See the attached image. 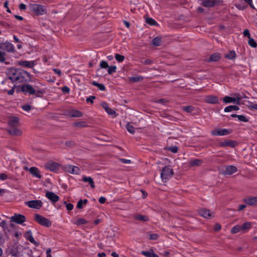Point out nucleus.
<instances>
[{"label": "nucleus", "instance_id": "obj_1", "mask_svg": "<svg viewBox=\"0 0 257 257\" xmlns=\"http://www.w3.org/2000/svg\"><path fill=\"white\" fill-rule=\"evenodd\" d=\"M7 77L13 83H20L25 82L30 80L31 76L29 73L21 69L12 67L7 72Z\"/></svg>", "mask_w": 257, "mask_h": 257}, {"label": "nucleus", "instance_id": "obj_2", "mask_svg": "<svg viewBox=\"0 0 257 257\" xmlns=\"http://www.w3.org/2000/svg\"><path fill=\"white\" fill-rule=\"evenodd\" d=\"M31 10L37 16L44 15L47 12V9L45 6L37 4H31Z\"/></svg>", "mask_w": 257, "mask_h": 257}, {"label": "nucleus", "instance_id": "obj_3", "mask_svg": "<svg viewBox=\"0 0 257 257\" xmlns=\"http://www.w3.org/2000/svg\"><path fill=\"white\" fill-rule=\"evenodd\" d=\"M174 175L173 170L169 166H165L162 170L161 177L162 180L166 182Z\"/></svg>", "mask_w": 257, "mask_h": 257}, {"label": "nucleus", "instance_id": "obj_4", "mask_svg": "<svg viewBox=\"0 0 257 257\" xmlns=\"http://www.w3.org/2000/svg\"><path fill=\"white\" fill-rule=\"evenodd\" d=\"M35 220L37 221L38 223L41 224V225L49 227L51 225V221L47 218L39 215V214H35Z\"/></svg>", "mask_w": 257, "mask_h": 257}, {"label": "nucleus", "instance_id": "obj_5", "mask_svg": "<svg viewBox=\"0 0 257 257\" xmlns=\"http://www.w3.org/2000/svg\"><path fill=\"white\" fill-rule=\"evenodd\" d=\"M61 165L57 162L49 161L45 164V168L51 171L56 172L60 168Z\"/></svg>", "mask_w": 257, "mask_h": 257}, {"label": "nucleus", "instance_id": "obj_6", "mask_svg": "<svg viewBox=\"0 0 257 257\" xmlns=\"http://www.w3.org/2000/svg\"><path fill=\"white\" fill-rule=\"evenodd\" d=\"M231 131L230 130L226 129V128H216L212 130L211 132V134L212 136H225L230 134Z\"/></svg>", "mask_w": 257, "mask_h": 257}, {"label": "nucleus", "instance_id": "obj_7", "mask_svg": "<svg viewBox=\"0 0 257 257\" xmlns=\"http://www.w3.org/2000/svg\"><path fill=\"white\" fill-rule=\"evenodd\" d=\"M25 204L30 208L39 209L42 206L43 202L40 200H34L26 202Z\"/></svg>", "mask_w": 257, "mask_h": 257}, {"label": "nucleus", "instance_id": "obj_8", "mask_svg": "<svg viewBox=\"0 0 257 257\" xmlns=\"http://www.w3.org/2000/svg\"><path fill=\"white\" fill-rule=\"evenodd\" d=\"M21 91L24 93H28L30 95H35V89L33 86L30 84H25L21 86Z\"/></svg>", "mask_w": 257, "mask_h": 257}, {"label": "nucleus", "instance_id": "obj_9", "mask_svg": "<svg viewBox=\"0 0 257 257\" xmlns=\"http://www.w3.org/2000/svg\"><path fill=\"white\" fill-rule=\"evenodd\" d=\"M243 202L247 205L257 206V196H249L243 199Z\"/></svg>", "mask_w": 257, "mask_h": 257}, {"label": "nucleus", "instance_id": "obj_10", "mask_svg": "<svg viewBox=\"0 0 257 257\" xmlns=\"http://www.w3.org/2000/svg\"><path fill=\"white\" fill-rule=\"evenodd\" d=\"M11 220L18 224H22L26 221V218L23 215L15 214L14 216L11 217Z\"/></svg>", "mask_w": 257, "mask_h": 257}, {"label": "nucleus", "instance_id": "obj_11", "mask_svg": "<svg viewBox=\"0 0 257 257\" xmlns=\"http://www.w3.org/2000/svg\"><path fill=\"white\" fill-rule=\"evenodd\" d=\"M204 102L210 104H216L219 103V98L214 95H207L204 97Z\"/></svg>", "mask_w": 257, "mask_h": 257}, {"label": "nucleus", "instance_id": "obj_12", "mask_svg": "<svg viewBox=\"0 0 257 257\" xmlns=\"http://www.w3.org/2000/svg\"><path fill=\"white\" fill-rule=\"evenodd\" d=\"M45 196L53 203L57 202L59 199V197L53 192L46 191Z\"/></svg>", "mask_w": 257, "mask_h": 257}, {"label": "nucleus", "instance_id": "obj_13", "mask_svg": "<svg viewBox=\"0 0 257 257\" xmlns=\"http://www.w3.org/2000/svg\"><path fill=\"white\" fill-rule=\"evenodd\" d=\"M237 171V169L235 166L228 165L225 167L224 170L223 171L224 175H231Z\"/></svg>", "mask_w": 257, "mask_h": 257}, {"label": "nucleus", "instance_id": "obj_14", "mask_svg": "<svg viewBox=\"0 0 257 257\" xmlns=\"http://www.w3.org/2000/svg\"><path fill=\"white\" fill-rule=\"evenodd\" d=\"M221 55L219 53L216 52L211 54L207 59L208 62H216L221 59Z\"/></svg>", "mask_w": 257, "mask_h": 257}, {"label": "nucleus", "instance_id": "obj_15", "mask_svg": "<svg viewBox=\"0 0 257 257\" xmlns=\"http://www.w3.org/2000/svg\"><path fill=\"white\" fill-rule=\"evenodd\" d=\"M65 170L67 172L73 174H78L80 172V169L78 167L72 165L66 166Z\"/></svg>", "mask_w": 257, "mask_h": 257}, {"label": "nucleus", "instance_id": "obj_16", "mask_svg": "<svg viewBox=\"0 0 257 257\" xmlns=\"http://www.w3.org/2000/svg\"><path fill=\"white\" fill-rule=\"evenodd\" d=\"M237 143L234 141L225 140L219 143V146L222 147H230L232 148L235 147L237 145Z\"/></svg>", "mask_w": 257, "mask_h": 257}, {"label": "nucleus", "instance_id": "obj_17", "mask_svg": "<svg viewBox=\"0 0 257 257\" xmlns=\"http://www.w3.org/2000/svg\"><path fill=\"white\" fill-rule=\"evenodd\" d=\"M239 100L240 98L239 97H237L236 99L235 97H232L228 96H226L223 98V101L225 103L236 102L237 101V104H239Z\"/></svg>", "mask_w": 257, "mask_h": 257}, {"label": "nucleus", "instance_id": "obj_18", "mask_svg": "<svg viewBox=\"0 0 257 257\" xmlns=\"http://www.w3.org/2000/svg\"><path fill=\"white\" fill-rule=\"evenodd\" d=\"M33 87L35 89V95L36 97H40L42 94L45 92L44 89L40 88L39 86L36 84L33 85Z\"/></svg>", "mask_w": 257, "mask_h": 257}, {"label": "nucleus", "instance_id": "obj_19", "mask_svg": "<svg viewBox=\"0 0 257 257\" xmlns=\"http://www.w3.org/2000/svg\"><path fill=\"white\" fill-rule=\"evenodd\" d=\"M30 173L34 177L40 179L41 175L40 174L39 169L35 167H32L29 169Z\"/></svg>", "mask_w": 257, "mask_h": 257}, {"label": "nucleus", "instance_id": "obj_20", "mask_svg": "<svg viewBox=\"0 0 257 257\" xmlns=\"http://www.w3.org/2000/svg\"><path fill=\"white\" fill-rule=\"evenodd\" d=\"M25 236L26 238V239L27 240H28L29 241H30L32 243L35 244V245H38V243L35 241V240L34 239V238L32 236V233L31 231L28 230V231H26L25 233Z\"/></svg>", "mask_w": 257, "mask_h": 257}, {"label": "nucleus", "instance_id": "obj_21", "mask_svg": "<svg viewBox=\"0 0 257 257\" xmlns=\"http://www.w3.org/2000/svg\"><path fill=\"white\" fill-rule=\"evenodd\" d=\"M199 214L204 218H208L211 216L210 211L206 209H201L198 210Z\"/></svg>", "mask_w": 257, "mask_h": 257}, {"label": "nucleus", "instance_id": "obj_22", "mask_svg": "<svg viewBox=\"0 0 257 257\" xmlns=\"http://www.w3.org/2000/svg\"><path fill=\"white\" fill-rule=\"evenodd\" d=\"M6 50L9 52H13L15 51L14 46L8 41L5 42L3 44Z\"/></svg>", "mask_w": 257, "mask_h": 257}, {"label": "nucleus", "instance_id": "obj_23", "mask_svg": "<svg viewBox=\"0 0 257 257\" xmlns=\"http://www.w3.org/2000/svg\"><path fill=\"white\" fill-rule=\"evenodd\" d=\"M141 254L146 257H159L152 249L149 251H142Z\"/></svg>", "mask_w": 257, "mask_h": 257}, {"label": "nucleus", "instance_id": "obj_24", "mask_svg": "<svg viewBox=\"0 0 257 257\" xmlns=\"http://www.w3.org/2000/svg\"><path fill=\"white\" fill-rule=\"evenodd\" d=\"M203 163V161L200 159H195L191 160L189 164L190 167L200 166Z\"/></svg>", "mask_w": 257, "mask_h": 257}, {"label": "nucleus", "instance_id": "obj_25", "mask_svg": "<svg viewBox=\"0 0 257 257\" xmlns=\"http://www.w3.org/2000/svg\"><path fill=\"white\" fill-rule=\"evenodd\" d=\"M134 218L135 219V220H139L143 222H147L149 220V218L148 216L141 214H137L135 215Z\"/></svg>", "mask_w": 257, "mask_h": 257}, {"label": "nucleus", "instance_id": "obj_26", "mask_svg": "<svg viewBox=\"0 0 257 257\" xmlns=\"http://www.w3.org/2000/svg\"><path fill=\"white\" fill-rule=\"evenodd\" d=\"M251 223L250 222H244L241 227V231L243 232H247L251 227Z\"/></svg>", "mask_w": 257, "mask_h": 257}, {"label": "nucleus", "instance_id": "obj_27", "mask_svg": "<svg viewBox=\"0 0 257 257\" xmlns=\"http://www.w3.org/2000/svg\"><path fill=\"white\" fill-rule=\"evenodd\" d=\"M82 181L84 182H88L92 188H94L95 187L94 183L91 177L83 176L82 178Z\"/></svg>", "mask_w": 257, "mask_h": 257}, {"label": "nucleus", "instance_id": "obj_28", "mask_svg": "<svg viewBox=\"0 0 257 257\" xmlns=\"http://www.w3.org/2000/svg\"><path fill=\"white\" fill-rule=\"evenodd\" d=\"M69 115L72 117H79L82 116V113L77 110H72L69 112Z\"/></svg>", "mask_w": 257, "mask_h": 257}, {"label": "nucleus", "instance_id": "obj_29", "mask_svg": "<svg viewBox=\"0 0 257 257\" xmlns=\"http://www.w3.org/2000/svg\"><path fill=\"white\" fill-rule=\"evenodd\" d=\"M101 68H104L106 69L108 68V73L109 74H111L113 72H115L116 71V68L115 66H111L110 67H108L109 65H100Z\"/></svg>", "mask_w": 257, "mask_h": 257}, {"label": "nucleus", "instance_id": "obj_30", "mask_svg": "<svg viewBox=\"0 0 257 257\" xmlns=\"http://www.w3.org/2000/svg\"><path fill=\"white\" fill-rule=\"evenodd\" d=\"M73 126L79 128L87 126V122L84 121H77L73 123Z\"/></svg>", "mask_w": 257, "mask_h": 257}, {"label": "nucleus", "instance_id": "obj_31", "mask_svg": "<svg viewBox=\"0 0 257 257\" xmlns=\"http://www.w3.org/2000/svg\"><path fill=\"white\" fill-rule=\"evenodd\" d=\"M19 118L17 117H12L9 121V124L12 126H17L19 122Z\"/></svg>", "mask_w": 257, "mask_h": 257}, {"label": "nucleus", "instance_id": "obj_32", "mask_svg": "<svg viewBox=\"0 0 257 257\" xmlns=\"http://www.w3.org/2000/svg\"><path fill=\"white\" fill-rule=\"evenodd\" d=\"M9 133L11 135L20 136L22 134V131L16 128H13L9 130Z\"/></svg>", "mask_w": 257, "mask_h": 257}, {"label": "nucleus", "instance_id": "obj_33", "mask_svg": "<svg viewBox=\"0 0 257 257\" xmlns=\"http://www.w3.org/2000/svg\"><path fill=\"white\" fill-rule=\"evenodd\" d=\"M231 116L232 117H237L238 119L240 121L246 122L248 121V119L245 116H244L243 115H237L236 114H232L231 115Z\"/></svg>", "mask_w": 257, "mask_h": 257}, {"label": "nucleus", "instance_id": "obj_34", "mask_svg": "<svg viewBox=\"0 0 257 257\" xmlns=\"http://www.w3.org/2000/svg\"><path fill=\"white\" fill-rule=\"evenodd\" d=\"M236 57V53L234 50L229 51L225 55V57L228 59L232 60Z\"/></svg>", "mask_w": 257, "mask_h": 257}, {"label": "nucleus", "instance_id": "obj_35", "mask_svg": "<svg viewBox=\"0 0 257 257\" xmlns=\"http://www.w3.org/2000/svg\"><path fill=\"white\" fill-rule=\"evenodd\" d=\"M239 109L237 105H229L224 108V111L226 112H230L233 110H237Z\"/></svg>", "mask_w": 257, "mask_h": 257}, {"label": "nucleus", "instance_id": "obj_36", "mask_svg": "<svg viewBox=\"0 0 257 257\" xmlns=\"http://www.w3.org/2000/svg\"><path fill=\"white\" fill-rule=\"evenodd\" d=\"M143 77L141 76H136L134 77H129V80L132 82L142 81L143 80Z\"/></svg>", "mask_w": 257, "mask_h": 257}, {"label": "nucleus", "instance_id": "obj_37", "mask_svg": "<svg viewBox=\"0 0 257 257\" xmlns=\"http://www.w3.org/2000/svg\"><path fill=\"white\" fill-rule=\"evenodd\" d=\"M162 42L161 38L159 37H157L154 38L152 40V44L155 46H159L161 45Z\"/></svg>", "mask_w": 257, "mask_h": 257}, {"label": "nucleus", "instance_id": "obj_38", "mask_svg": "<svg viewBox=\"0 0 257 257\" xmlns=\"http://www.w3.org/2000/svg\"><path fill=\"white\" fill-rule=\"evenodd\" d=\"M87 202L88 200L86 199L84 200H80L77 203V207L80 209H82L83 208V205H86Z\"/></svg>", "mask_w": 257, "mask_h": 257}, {"label": "nucleus", "instance_id": "obj_39", "mask_svg": "<svg viewBox=\"0 0 257 257\" xmlns=\"http://www.w3.org/2000/svg\"><path fill=\"white\" fill-rule=\"evenodd\" d=\"M91 84L92 85L97 86L98 88L101 91H104L105 90V87L103 84L98 83V82L94 81L91 82Z\"/></svg>", "mask_w": 257, "mask_h": 257}, {"label": "nucleus", "instance_id": "obj_40", "mask_svg": "<svg viewBox=\"0 0 257 257\" xmlns=\"http://www.w3.org/2000/svg\"><path fill=\"white\" fill-rule=\"evenodd\" d=\"M146 23L151 26H157L158 23L152 18H148L146 20Z\"/></svg>", "mask_w": 257, "mask_h": 257}, {"label": "nucleus", "instance_id": "obj_41", "mask_svg": "<svg viewBox=\"0 0 257 257\" xmlns=\"http://www.w3.org/2000/svg\"><path fill=\"white\" fill-rule=\"evenodd\" d=\"M241 231L240 225H236L233 226L231 229V232L232 234H235Z\"/></svg>", "mask_w": 257, "mask_h": 257}, {"label": "nucleus", "instance_id": "obj_42", "mask_svg": "<svg viewBox=\"0 0 257 257\" xmlns=\"http://www.w3.org/2000/svg\"><path fill=\"white\" fill-rule=\"evenodd\" d=\"M248 44L252 48H255L257 47V44L256 42L251 37L248 39Z\"/></svg>", "mask_w": 257, "mask_h": 257}, {"label": "nucleus", "instance_id": "obj_43", "mask_svg": "<svg viewBox=\"0 0 257 257\" xmlns=\"http://www.w3.org/2000/svg\"><path fill=\"white\" fill-rule=\"evenodd\" d=\"M182 109L183 110L188 113L192 112L195 109L194 107L191 105L183 106L182 107Z\"/></svg>", "mask_w": 257, "mask_h": 257}, {"label": "nucleus", "instance_id": "obj_44", "mask_svg": "<svg viewBox=\"0 0 257 257\" xmlns=\"http://www.w3.org/2000/svg\"><path fill=\"white\" fill-rule=\"evenodd\" d=\"M115 59L118 63L122 62L124 59V56L118 54H116L115 56Z\"/></svg>", "mask_w": 257, "mask_h": 257}, {"label": "nucleus", "instance_id": "obj_45", "mask_svg": "<svg viewBox=\"0 0 257 257\" xmlns=\"http://www.w3.org/2000/svg\"><path fill=\"white\" fill-rule=\"evenodd\" d=\"M126 129H127V131L131 134H133L135 132V127L133 126V125H132V124H130V123H128L126 125Z\"/></svg>", "mask_w": 257, "mask_h": 257}, {"label": "nucleus", "instance_id": "obj_46", "mask_svg": "<svg viewBox=\"0 0 257 257\" xmlns=\"http://www.w3.org/2000/svg\"><path fill=\"white\" fill-rule=\"evenodd\" d=\"M87 223V221L84 218H80L77 220L75 222V224L80 225L82 224H85Z\"/></svg>", "mask_w": 257, "mask_h": 257}, {"label": "nucleus", "instance_id": "obj_47", "mask_svg": "<svg viewBox=\"0 0 257 257\" xmlns=\"http://www.w3.org/2000/svg\"><path fill=\"white\" fill-rule=\"evenodd\" d=\"M65 145L67 147H70V148H72L74 146H75V143L73 141H66L65 142Z\"/></svg>", "mask_w": 257, "mask_h": 257}, {"label": "nucleus", "instance_id": "obj_48", "mask_svg": "<svg viewBox=\"0 0 257 257\" xmlns=\"http://www.w3.org/2000/svg\"><path fill=\"white\" fill-rule=\"evenodd\" d=\"M106 112L109 115H116V112L109 107L105 110Z\"/></svg>", "mask_w": 257, "mask_h": 257}, {"label": "nucleus", "instance_id": "obj_49", "mask_svg": "<svg viewBox=\"0 0 257 257\" xmlns=\"http://www.w3.org/2000/svg\"><path fill=\"white\" fill-rule=\"evenodd\" d=\"M149 239L151 240H156L159 237V235L157 233L150 234Z\"/></svg>", "mask_w": 257, "mask_h": 257}, {"label": "nucleus", "instance_id": "obj_50", "mask_svg": "<svg viewBox=\"0 0 257 257\" xmlns=\"http://www.w3.org/2000/svg\"><path fill=\"white\" fill-rule=\"evenodd\" d=\"M5 53L0 51V62H3L5 60Z\"/></svg>", "mask_w": 257, "mask_h": 257}, {"label": "nucleus", "instance_id": "obj_51", "mask_svg": "<svg viewBox=\"0 0 257 257\" xmlns=\"http://www.w3.org/2000/svg\"><path fill=\"white\" fill-rule=\"evenodd\" d=\"M66 204V208L68 210H72L73 208V205L71 203H67L66 201L64 202Z\"/></svg>", "mask_w": 257, "mask_h": 257}, {"label": "nucleus", "instance_id": "obj_52", "mask_svg": "<svg viewBox=\"0 0 257 257\" xmlns=\"http://www.w3.org/2000/svg\"><path fill=\"white\" fill-rule=\"evenodd\" d=\"M244 1L247 3L249 6L252 9H255V7L253 4V3H252V0H244Z\"/></svg>", "mask_w": 257, "mask_h": 257}, {"label": "nucleus", "instance_id": "obj_53", "mask_svg": "<svg viewBox=\"0 0 257 257\" xmlns=\"http://www.w3.org/2000/svg\"><path fill=\"white\" fill-rule=\"evenodd\" d=\"M22 108L23 110L27 111H29L31 109V106L28 104H25V105H23L22 106Z\"/></svg>", "mask_w": 257, "mask_h": 257}, {"label": "nucleus", "instance_id": "obj_54", "mask_svg": "<svg viewBox=\"0 0 257 257\" xmlns=\"http://www.w3.org/2000/svg\"><path fill=\"white\" fill-rule=\"evenodd\" d=\"M96 98L95 96H90L89 97L86 98V101L87 102H90L91 103H93V100Z\"/></svg>", "mask_w": 257, "mask_h": 257}, {"label": "nucleus", "instance_id": "obj_55", "mask_svg": "<svg viewBox=\"0 0 257 257\" xmlns=\"http://www.w3.org/2000/svg\"><path fill=\"white\" fill-rule=\"evenodd\" d=\"M244 36L247 37L248 39L251 38L250 34L249 31L247 29H245L243 33Z\"/></svg>", "mask_w": 257, "mask_h": 257}, {"label": "nucleus", "instance_id": "obj_56", "mask_svg": "<svg viewBox=\"0 0 257 257\" xmlns=\"http://www.w3.org/2000/svg\"><path fill=\"white\" fill-rule=\"evenodd\" d=\"M8 178L7 174L5 173H1L0 174V180H5Z\"/></svg>", "mask_w": 257, "mask_h": 257}, {"label": "nucleus", "instance_id": "obj_57", "mask_svg": "<svg viewBox=\"0 0 257 257\" xmlns=\"http://www.w3.org/2000/svg\"><path fill=\"white\" fill-rule=\"evenodd\" d=\"M17 64H34L33 62H29V61H19L17 63Z\"/></svg>", "mask_w": 257, "mask_h": 257}, {"label": "nucleus", "instance_id": "obj_58", "mask_svg": "<svg viewBox=\"0 0 257 257\" xmlns=\"http://www.w3.org/2000/svg\"><path fill=\"white\" fill-rule=\"evenodd\" d=\"M221 228V226L220 224H219V223H216L215 224V226L214 227V229L215 231H218L219 230H220Z\"/></svg>", "mask_w": 257, "mask_h": 257}, {"label": "nucleus", "instance_id": "obj_59", "mask_svg": "<svg viewBox=\"0 0 257 257\" xmlns=\"http://www.w3.org/2000/svg\"><path fill=\"white\" fill-rule=\"evenodd\" d=\"M169 150L174 153H176L178 152V148L176 146L171 147Z\"/></svg>", "mask_w": 257, "mask_h": 257}, {"label": "nucleus", "instance_id": "obj_60", "mask_svg": "<svg viewBox=\"0 0 257 257\" xmlns=\"http://www.w3.org/2000/svg\"><path fill=\"white\" fill-rule=\"evenodd\" d=\"M120 161L124 164H130L131 162V160L125 159H120Z\"/></svg>", "mask_w": 257, "mask_h": 257}, {"label": "nucleus", "instance_id": "obj_61", "mask_svg": "<svg viewBox=\"0 0 257 257\" xmlns=\"http://www.w3.org/2000/svg\"><path fill=\"white\" fill-rule=\"evenodd\" d=\"M62 91L63 92H65V93H68L69 92V91H70V89L67 86H64V87H62Z\"/></svg>", "mask_w": 257, "mask_h": 257}, {"label": "nucleus", "instance_id": "obj_62", "mask_svg": "<svg viewBox=\"0 0 257 257\" xmlns=\"http://www.w3.org/2000/svg\"><path fill=\"white\" fill-rule=\"evenodd\" d=\"M235 7H236V8L237 9H238L239 10H243L244 9H245L246 8V7L242 6L241 5H239H239H236Z\"/></svg>", "mask_w": 257, "mask_h": 257}, {"label": "nucleus", "instance_id": "obj_63", "mask_svg": "<svg viewBox=\"0 0 257 257\" xmlns=\"http://www.w3.org/2000/svg\"><path fill=\"white\" fill-rule=\"evenodd\" d=\"M99 202L101 204H103L106 201V198L104 197H100L99 198Z\"/></svg>", "mask_w": 257, "mask_h": 257}, {"label": "nucleus", "instance_id": "obj_64", "mask_svg": "<svg viewBox=\"0 0 257 257\" xmlns=\"http://www.w3.org/2000/svg\"><path fill=\"white\" fill-rule=\"evenodd\" d=\"M249 107L254 109L257 110V104L256 103H251L249 105Z\"/></svg>", "mask_w": 257, "mask_h": 257}]
</instances>
